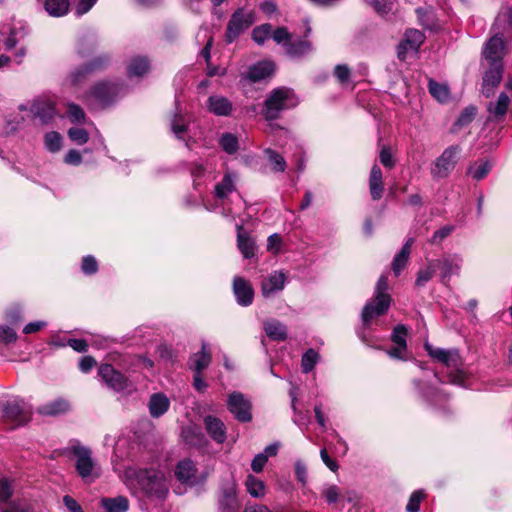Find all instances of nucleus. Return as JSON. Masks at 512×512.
<instances>
[{
  "label": "nucleus",
  "mask_w": 512,
  "mask_h": 512,
  "mask_svg": "<svg viewBox=\"0 0 512 512\" xmlns=\"http://www.w3.org/2000/svg\"><path fill=\"white\" fill-rule=\"evenodd\" d=\"M123 477L127 486L137 485L150 500L163 501L168 495V479L160 470L128 467Z\"/></svg>",
  "instance_id": "obj_1"
},
{
  "label": "nucleus",
  "mask_w": 512,
  "mask_h": 512,
  "mask_svg": "<svg viewBox=\"0 0 512 512\" xmlns=\"http://www.w3.org/2000/svg\"><path fill=\"white\" fill-rule=\"evenodd\" d=\"M298 105L296 95L288 88L274 89L264 101L262 115L267 121L276 120L284 110L292 109Z\"/></svg>",
  "instance_id": "obj_2"
},
{
  "label": "nucleus",
  "mask_w": 512,
  "mask_h": 512,
  "mask_svg": "<svg viewBox=\"0 0 512 512\" xmlns=\"http://www.w3.org/2000/svg\"><path fill=\"white\" fill-rule=\"evenodd\" d=\"M69 450L76 458L75 468L84 482L92 483L101 476V469L93 460L90 448L74 442Z\"/></svg>",
  "instance_id": "obj_3"
},
{
  "label": "nucleus",
  "mask_w": 512,
  "mask_h": 512,
  "mask_svg": "<svg viewBox=\"0 0 512 512\" xmlns=\"http://www.w3.org/2000/svg\"><path fill=\"white\" fill-rule=\"evenodd\" d=\"M387 290L388 278L385 275H381L375 287L374 299L368 302L363 308L362 321L364 325H368L373 317L382 315L388 310L391 297L386 293Z\"/></svg>",
  "instance_id": "obj_4"
},
{
  "label": "nucleus",
  "mask_w": 512,
  "mask_h": 512,
  "mask_svg": "<svg viewBox=\"0 0 512 512\" xmlns=\"http://www.w3.org/2000/svg\"><path fill=\"white\" fill-rule=\"evenodd\" d=\"M462 148L455 144L445 148L442 153L432 162L430 174L434 180L448 178L456 168Z\"/></svg>",
  "instance_id": "obj_5"
},
{
  "label": "nucleus",
  "mask_w": 512,
  "mask_h": 512,
  "mask_svg": "<svg viewBox=\"0 0 512 512\" xmlns=\"http://www.w3.org/2000/svg\"><path fill=\"white\" fill-rule=\"evenodd\" d=\"M2 414L11 429L27 424L32 416L31 406L20 398H12L2 404Z\"/></svg>",
  "instance_id": "obj_6"
},
{
  "label": "nucleus",
  "mask_w": 512,
  "mask_h": 512,
  "mask_svg": "<svg viewBox=\"0 0 512 512\" xmlns=\"http://www.w3.org/2000/svg\"><path fill=\"white\" fill-rule=\"evenodd\" d=\"M424 347L430 357L441 362L447 368L455 370V375L452 373L449 375L450 381L454 384H460L462 372L459 370L461 360L458 351L455 349L435 348L428 342L425 343Z\"/></svg>",
  "instance_id": "obj_7"
},
{
  "label": "nucleus",
  "mask_w": 512,
  "mask_h": 512,
  "mask_svg": "<svg viewBox=\"0 0 512 512\" xmlns=\"http://www.w3.org/2000/svg\"><path fill=\"white\" fill-rule=\"evenodd\" d=\"M255 22V12L253 10L245 11L238 8L231 15L228 22L225 38L227 43H232L239 35L248 29Z\"/></svg>",
  "instance_id": "obj_8"
},
{
  "label": "nucleus",
  "mask_w": 512,
  "mask_h": 512,
  "mask_svg": "<svg viewBox=\"0 0 512 512\" xmlns=\"http://www.w3.org/2000/svg\"><path fill=\"white\" fill-rule=\"evenodd\" d=\"M505 56V40L500 32H496L491 36L484 45L482 51L483 63L487 64H504Z\"/></svg>",
  "instance_id": "obj_9"
},
{
  "label": "nucleus",
  "mask_w": 512,
  "mask_h": 512,
  "mask_svg": "<svg viewBox=\"0 0 512 512\" xmlns=\"http://www.w3.org/2000/svg\"><path fill=\"white\" fill-rule=\"evenodd\" d=\"M227 409L234 418L242 423L250 422L252 419L251 403L240 392H232L227 399Z\"/></svg>",
  "instance_id": "obj_10"
},
{
  "label": "nucleus",
  "mask_w": 512,
  "mask_h": 512,
  "mask_svg": "<svg viewBox=\"0 0 512 512\" xmlns=\"http://www.w3.org/2000/svg\"><path fill=\"white\" fill-rule=\"evenodd\" d=\"M482 79V94L489 98L494 94L495 89L503 78L504 64H487Z\"/></svg>",
  "instance_id": "obj_11"
},
{
  "label": "nucleus",
  "mask_w": 512,
  "mask_h": 512,
  "mask_svg": "<svg viewBox=\"0 0 512 512\" xmlns=\"http://www.w3.org/2000/svg\"><path fill=\"white\" fill-rule=\"evenodd\" d=\"M440 270V281L447 285L452 275H459L463 259L459 254H447L441 259L434 260Z\"/></svg>",
  "instance_id": "obj_12"
},
{
  "label": "nucleus",
  "mask_w": 512,
  "mask_h": 512,
  "mask_svg": "<svg viewBox=\"0 0 512 512\" xmlns=\"http://www.w3.org/2000/svg\"><path fill=\"white\" fill-rule=\"evenodd\" d=\"M425 41L423 32L417 29L406 30L403 39L398 44L397 56L400 60L404 61L408 52H417L420 46Z\"/></svg>",
  "instance_id": "obj_13"
},
{
  "label": "nucleus",
  "mask_w": 512,
  "mask_h": 512,
  "mask_svg": "<svg viewBox=\"0 0 512 512\" xmlns=\"http://www.w3.org/2000/svg\"><path fill=\"white\" fill-rule=\"evenodd\" d=\"M109 62L107 56H100L93 59L91 62L77 68L70 73L67 81L71 86H78L84 82L87 75L103 69Z\"/></svg>",
  "instance_id": "obj_14"
},
{
  "label": "nucleus",
  "mask_w": 512,
  "mask_h": 512,
  "mask_svg": "<svg viewBox=\"0 0 512 512\" xmlns=\"http://www.w3.org/2000/svg\"><path fill=\"white\" fill-rule=\"evenodd\" d=\"M98 375L109 388L116 392L128 387V379L111 364H102L98 369Z\"/></svg>",
  "instance_id": "obj_15"
},
{
  "label": "nucleus",
  "mask_w": 512,
  "mask_h": 512,
  "mask_svg": "<svg viewBox=\"0 0 512 512\" xmlns=\"http://www.w3.org/2000/svg\"><path fill=\"white\" fill-rule=\"evenodd\" d=\"M122 86L112 82H101L96 84L90 92V96L93 97L100 105L106 106L114 101V99L120 94Z\"/></svg>",
  "instance_id": "obj_16"
},
{
  "label": "nucleus",
  "mask_w": 512,
  "mask_h": 512,
  "mask_svg": "<svg viewBox=\"0 0 512 512\" xmlns=\"http://www.w3.org/2000/svg\"><path fill=\"white\" fill-rule=\"evenodd\" d=\"M233 293L240 306L247 307L253 303L254 290L251 283L241 276L233 279Z\"/></svg>",
  "instance_id": "obj_17"
},
{
  "label": "nucleus",
  "mask_w": 512,
  "mask_h": 512,
  "mask_svg": "<svg viewBox=\"0 0 512 512\" xmlns=\"http://www.w3.org/2000/svg\"><path fill=\"white\" fill-rule=\"evenodd\" d=\"M286 283V275L282 271H273L261 284V293L265 298H269L281 292Z\"/></svg>",
  "instance_id": "obj_18"
},
{
  "label": "nucleus",
  "mask_w": 512,
  "mask_h": 512,
  "mask_svg": "<svg viewBox=\"0 0 512 512\" xmlns=\"http://www.w3.org/2000/svg\"><path fill=\"white\" fill-rule=\"evenodd\" d=\"M237 508L236 485L234 482H229L221 488L219 510L220 512H235Z\"/></svg>",
  "instance_id": "obj_19"
},
{
  "label": "nucleus",
  "mask_w": 512,
  "mask_h": 512,
  "mask_svg": "<svg viewBox=\"0 0 512 512\" xmlns=\"http://www.w3.org/2000/svg\"><path fill=\"white\" fill-rule=\"evenodd\" d=\"M206 105L208 111L216 116L227 117L233 111L232 102L222 95H211Z\"/></svg>",
  "instance_id": "obj_20"
},
{
  "label": "nucleus",
  "mask_w": 512,
  "mask_h": 512,
  "mask_svg": "<svg viewBox=\"0 0 512 512\" xmlns=\"http://www.w3.org/2000/svg\"><path fill=\"white\" fill-rule=\"evenodd\" d=\"M204 425L209 436L217 443L222 444L226 440V426L219 418L208 415L204 418Z\"/></svg>",
  "instance_id": "obj_21"
},
{
  "label": "nucleus",
  "mask_w": 512,
  "mask_h": 512,
  "mask_svg": "<svg viewBox=\"0 0 512 512\" xmlns=\"http://www.w3.org/2000/svg\"><path fill=\"white\" fill-rule=\"evenodd\" d=\"M196 467L190 459L181 460L175 469V477L178 481L188 485L196 484Z\"/></svg>",
  "instance_id": "obj_22"
},
{
  "label": "nucleus",
  "mask_w": 512,
  "mask_h": 512,
  "mask_svg": "<svg viewBox=\"0 0 512 512\" xmlns=\"http://www.w3.org/2000/svg\"><path fill=\"white\" fill-rule=\"evenodd\" d=\"M274 70L272 61H260L249 68L245 77L251 82H258L271 76Z\"/></svg>",
  "instance_id": "obj_23"
},
{
  "label": "nucleus",
  "mask_w": 512,
  "mask_h": 512,
  "mask_svg": "<svg viewBox=\"0 0 512 512\" xmlns=\"http://www.w3.org/2000/svg\"><path fill=\"white\" fill-rule=\"evenodd\" d=\"M237 179V173L227 170L221 182L215 186V197L221 200L227 198L232 192L236 190Z\"/></svg>",
  "instance_id": "obj_24"
},
{
  "label": "nucleus",
  "mask_w": 512,
  "mask_h": 512,
  "mask_svg": "<svg viewBox=\"0 0 512 512\" xmlns=\"http://www.w3.org/2000/svg\"><path fill=\"white\" fill-rule=\"evenodd\" d=\"M170 407V400L163 393L152 394L148 403L149 413L153 418L164 415Z\"/></svg>",
  "instance_id": "obj_25"
},
{
  "label": "nucleus",
  "mask_w": 512,
  "mask_h": 512,
  "mask_svg": "<svg viewBox=\"0 0 512 512\" xmlns=\"http://www.w3.org/2000/svg\"><path fill=\"white\" fill-rule=\"evenodd\" d=\"M509 104H510L509 96L506 93L502 92L499 94L497 100L492 101L488 104L487 111L489 112L490 117L493 120L499 121V120L503 119V117L505 116V114L508 110Z\"/></svg>",
  "instance_id": "obj_26"
},
{
  "label": "nucleus",
  "mask_w": 512,
  "mask_h": 512,
  "mask_svg": "<svg viewBox=\"0 0 512 512\" xmlns=\"http://www.w3.org/2000/svg\"><path fill=\"white\" fill-rule=\"evenodd\" d=\"M31 112L35 117L39 118L42 123H48L56 114L54 105L46 100L35 101L31 106Z\"/></svg>",
  "instance_id": "obj_27"
},
{
  "label": "nucleus",
  "mask_w": 512,
  "mask_h": 512,
  "mask_svg": "<svg viewBox=\"0 0 512 512\" xmlns=\"http://www.w3.org/2000/svg\"><path fill=\"white\" fill-rule=\"evenodd\" d=\"M369 190L373 200H379L383 196L384 184L382 171L378 165H373L369 177Z\"/></svg>",
  "instance_id": "obj_28"
},
{
  "label": "nucleus",
  "mask_w": 512,
  "mask_h": 512,
  "mask_svg": "<svg viewBox=\"0 0 512 512\" xmlns=\"http://www.w3.org/2000/svg\"><path fill=\"white\" fill-rule=\"evenodd\" d=\"M493 163L489 159H479L471 163L467 168V175L473 180L484 179L492 170Z\"/></svg>",
  "instance_id": "obj_29"
},
{
  "label": "nucleus",
  "mask_w": 512,
  "mask_h": 512,
  "mask_svg": "<svg viewBox=\"0 0 512 512\" xmlns=\"http://www.w3.org/2000/svg\"><path fill=\"white\" fill-rule=\"evenodd\" d=\"M211 362V354L207 349L206 343H202L201 350L192 355L189 361L190 368L194 373H202Z\"/></svg>",
  "instance_id": "obj_30"
},
{
  "label": "nucleus",
  "mask_w": 512,
  "mask_h": 512,
  "mask_svg": "<svg viewBox=\"0 0 512 512\" xmlns=\"http://www.w3.org/2000/svg\"><path fill=\"white\" fill-rule=\"evenodd\" d=\"M100 505L105 512H127L129 509V501L124 496L103 497Z\"/></svg>",
  "instance_id": "obj_31"
},
{
  "label": "nucleus",
  "mask_w": 512,
  "mask_h": 512,
  "mask_svg": "<svg viewBox=\"0 0 512 512\" xmlns=\"http://www.w3.org/2000/svg\"><path fill=\"white\" fill-rule=\"evenodd\" d=\"M70 404L67 400L58 398L38 408V412L46 416H57L67 412Z\"/></svg>",
  "instance_id": "obj_32"
},
{
  "label": "nucleus",
  "mask_w": 512,
  "mask_h": 512,
  "mask_svg": "<svg viewBox=\"0 0 512 512\" xmlns=\"http://www.w3.org/2000/svg\"><path fill=\"white\" fill-rule=\"evenodd\" d=\"M43 3L45 11L52 17L66 15L70 8L69 0H37Z\"/></svg>",
  "instance_id": "obj_33"
},
{
  "label": "nucleus",
  "mask_w": 512,
  "mask_h": 512,
  "mask_svg": "<svg viewBox=\"0 0 512 512\" xmlns=\"http://www.w3.org/2000/svg\"><path fill=\"white\" fill-rule=\"evenodd\" d=\"M149 68L150 62L147 57L136 56L130 60L127 66V73L130 78L134 76L141 77L149 71Z\"/></svg>",
  "instance_id": "obj_34"
},
{
  "label": "nucleus",
  "mask_w": 512,
  "mask_h": 512,
  "mask_svg": "<svg viewBox=\"0 0 512 512\" xmlns=\"http://www.w3.org/2000/svg\"><path fill=\"white\" fill-rule=\"evenodd\" d=\"M237 244L244 258H251L255 255V242L243 231L241 226H238Z\"/></svg>",
  "instance_id": "obj_35"
},
{
  "label": "nucleus",
  "mask_w": 512,
  "mask_h": 512,
  "mask_svg": "<svg viewBox=\"0 0 512 512\" xmlns=\"http://www.w3.org/2000/svg\"><path fill=\"white\" fill-rule=\"evenodd\" d=\"M267 336L275 341H283L287 338L286 326L278 320L272 319L264 323Z\"/></svg>",
  "instance_id": "obj_36"
},
{
  "label": "nucleus",
  "mask_w": 512,
  "mask_h": 512,
  "mask_svg": "<svg viewBox=\"0 0 512 512\" xmlns=\"http://www.w3.org/2000/svg\"><path fill=\"white\" fill-rule=\"evenodd\" d=\"M428 90L432 97L440 103H447L450 100L451 93L447 84L429 79Z\"/></svg>",
  "instance_id": "obj_37"
},
{
  "label": "nucleus",
  "mask_w": 512,
  "mask_h": 512,
  "mask_svg": "<svg viewBox=\"0 0 512 512\" xmlns=\"http://www.w3.org/2000/svg\"><path fill=\"white\" fill-rule=\"evenodd\" d=\"M413 243V239L409 238L407 242L404 244L402 249L399 253L396 254V256L393 259L392 262V270L396 276L400 274V272L406 267L409 255H410V248Z\"/></svg>",
  "instance_id": "obj_38"
},
{
  "label": "nucleus",
  "mask_w": 512,
  "mask_h": 512,
  "mask_svg": "<svg viewBox=\"0 0 512 512\" xmlns=\"http://www.w3.org/2000/svg\"><path fill=\"white\" fill-rule=\"evenodd\" d=\"M312 51V43L308 40H298L289 42L286 53L292 58H300Z\"/></svg>",
  "instance_id": "obj_39"
},
{
  "label": "nucleus",
  "mask_w": 512,
  "mask_h": 512,
  "mask_svg": "<svg viewBox=\"0 0 512 512\" xmlns=\"http://www.w3.org/2000/svg\"><path fill=\"white\" fill-rule=\"evenodd\" d=\"M437 270V263L434 260L428 261L427 265L420 268L417 277L415 280V285L417 287L424 286L427 282H429L433 276L435 275Z\"/></svg>",
  "instance_id": "obj_40"
},
{
  "label": "nucleus",
  "mask_w": 512,
  "mask_h": 512,
  "mask_svg": "<svg viewBox=\"0 0 512 512\" xmlns=\"http://www.w3.org/2000/svg\"><path fill=\"white\" fill-rule=\"evenodd\" d=\"M264 154L273 172L285 171L287 165L282 155L270 148L265 149Z\"/></svg>",
  "instance_id": "obj_41"
},
{
  "label": "nucleus",
  "mask_w": 512,
  "mask_h": 512,
  "mask_svg": "<svg viewBox=\"0 0 512 512\" xmlns=\"http://www.w3.org/2000/svg\"><path fill=\"white\" fill-rule=\"evenodd\" d=\"M246 489L254 498H262L265 495V484L263 481L249 474L246 478Z\"/></svg>",
  "instance_id": "obj_42"
},
{
  "label": "nucleus",
  "mask_w": 512,
  "mask_h": 512,
  "mask_svg": "<svg viewBox=\"0 0 512 512\" xmlns=\"http://www.w3.org/2000/svg\"><path fill=\"white\" fill-rule=\"evenodd\" d=\"M320 355L314 349H308L302 356L301 367L304 373L311 372L318 363Z\"/></svg>",
  "instance_id": "obj_43"
},
{
  "label": "nucleus",
  "mask_w": 512,
  "mask_h": 512,
  "mask_svg": "<svg viewBox=\"0 0 512 512\" xmlns=\"http://www.w3.org/2000/svg\"><path fill=\"white\" fill-rule=\"evenodd\" d=\"M477 109L474 106L466 107L454 123V130L458 131L461 128L469 125L476 116Z\"/></svg>",
  "instance_id": "obj_44"
},
{
  "label": "nucleus",
  "mask_w": 512,
  "mask_h": 512,
  "mask_svg": "<svg viewBox=\"0 0 512 512\" xmlns=\"http://www.w3.org/2000/svg\"><path fill=\"white\" fill-rule=\"evenodd\" d=\"M44 146L52 153L60 151L62 148V136L55 131L46 133L44 136Z\"/></svg>",
  "instance_id": "obj_45"
},
{
  "label": "nucleus",
  "mask_w": 512,
  "mask_h": 512,
  "mask_svg": "<svg viewBox=\"0 0 512 512\" xmlns=\"http://www.w3.org/2000/svg\"><path fill=\"white\" fill-rule=\"evenodd\" d=\"M272 32V25L265 23L255 27L252 30V39L258 44L263 45L267 39L270 38Z\"/></svg>",
  "instance_id": "obj_46"
},
{
  "label": "nucleus",
  "mask_w": 512,
  "mask_h": 512,
  "mask_svg": "<svg viewBox=\"0 0 512 512\" xmlns=\"http://www.w3.org/2000/svg\"><path fill=\"white\" fill-rule=\"evenodd\" d=\"M221 148L228 154H234L237 152L238 139L232 133H224L219 140Z\"/></svg>",
  "instance_id": "obj_47"
},
{
  "label": "nucleus",
  "mask_w": 512,
  "mask_h": 512,
  "mask_svg": "<svg viewBox=\"0 0 512 512\" xmlns=\"http://www.w3.org/2000/svg\"><path fill=\"white\" fill-rule=\"evenodd\" d=\"M5 507L0 506V512H30V504L25 499H15L5 503Z\"/></svg>",
  "instance_id": "obj_48"
},
{
  "label": "nucleus",
  "mask_w": 512,
  "mask_h": 512,
  "mask_svg": "<svg viewBox=\"0 0 512 512\" xmlns=\"http://www.w3.org/2000/svg\"><path fill=\"white\" fill-rule=\"evenodd\" d=\"M14 494L13 481L6 478H0V503H8Z\"/></svg>",
  "instance_id": "obj_49"
},
{
  "label": "nucleus",
  "mask_w": 512,
  "mask_h": 512,
  "mask_svg": "<svg viewBox=\"0 0 512 512\" xmlns=\"http://www.w3.org/2000/svg\"><path fill=\"white\" fill-rule=\"evenodd\" d=\"M26 35V30L23 26L14 27L11 29L10 35L5 40L6 50H11L17 43Z\"/></svg>",
  "instance_id": "obj_50"
},
{
  "label": "nucleus",
  "mask_w": 512,
  "mask_h": 512,
  "mask_svg": "<svg viewBox=\"0 0 512 512\" xmlns=\"http://www.w3.org/2000/svg\"><path fill=\"white\" fill-rule=\"evenodd\" d=\"M171 129L176 138L183 140L187 125L181 115L175 114L171 120Z\"/></svg>",
  "instance_id": "obj_51"
},
{
  "label": "nucleus",
  "mask_w": 512,
  "mask_h": 512,
  "mask_svg": "<svg viewBox=\"0 0 512 512\" xmlns=\"http://www.w3.org/2000/svg\"><path fill=\"white\" fill-rule=\"evenodd\" d=\"M67 116L73 123H82L85 121V113L83 109L75 103H69L67 105Z\"/></svg>",
  "instance_id": "obj_52"
},
{
  "label": "nucleus",
  "mask_w": 512,
  "mask_h": 512,
  "mask_svg": "<svg viewBox=\"0 0 512 512\" xmlns=\"http://www.w3.org/2000/svg\"><path fill=\"white\" fill-rule=\"evenodd\" d=\"M68 136L77 145H83L89 140L86 130L78 127H72L68 130Z\"/></svg>",
  "instance_id": "obj_53"
},
{
  "label": "nucleus",
  "mask_w": 512,
  "mask_h": 512,
  "mask_svg": "<svg viewBox=\"0 0 512 512\" xmlns=\"http://www.w3.org/2000/svg\"><path fill=\"white\" fill-rule=\"evenodd\" d=\"M497 25H503L506 29H512V7H503L496 18Z\"/></svg>",
  "instance_id": "obj_54"
},
{
  "label": "nucleus",
  "mask_w": 512,
  "mask_h": 512,
  "mask_svg": "<svg viewBox=\"0 0 512 512\" xmlns=\"http://www.w3.org/2000/svg\"><path fill=\"white\" fill-rule=\"evenodd\" d=\"M406 336V327L404 325H397L392 332L391 339L396 345L402 346V348H406Z\"/></svg>",
  "instance_id": "obj_55"
},
{
  "label": "nucleus",
  "mask_w": 512,
  "mask_h": 512,
  "mask_svg": "<svg viewBox=\"0 0 512 512\" xmlns=\"http://www.w3.org/2000/svg\"><path fill=\"white\" fill-rule=\"evenodd\" d=\"M273 40L278 44H284L286 47L291 40V34L285 27H278L274 31L271 32V36Z\"/></svg>",
  "instance_id": "obj_56"
},
{
  "label": "nucleus",
  "mask_w": 512,
  "mask_h": 512,
  "mask_svg": "<svg viewBox=\"0 0 512 512\" xmlns=\"http://www.w3.org/2000/svg\"><path fill=\"white\" fill-rule=\"evenodd\" d=\"M368 4H370L374 10L381 14L386 15L392 9V2L390 0H364Z\"/></svg>",
  "instance_id": "obj_57"
},
{
  "label": "nucleus",
  "mask_w": 512,
  "mask_h": 512,
  "mask_svg": "<svg viewBox=\"0 0 512 512\" xmlns=\"http://www.w3.org/2000/svg\"><path fill=\"white\" fill-rule=\"evenodd\" d=\"M424 498V493L420 490L414 491L408 501V504L406 506L407 512H419L420 510V503Z\"/></svg>",
  "instance_id": "obj_58"
},
{
  "label": "nucleus",
  "mask_w": 512,
  "mask_h": 512,
  "mask_svg": "<svg viewBox=\"0 0 512 512\" xmlns=\"http://www.w3.org/2000/svg\"><path fill=\"white\" fill-rule=\"evenodd\" d=\"M81 270L84 274L91 275L97 272L98 270V263L96 259L91 256L87 255L83 257L82 264H81Z\"/></svg>",
  "instance_id": "obj_59"
},
{
  "label": "nucleus",
  "mask_w": 512,
  "mask_h": 512,
  "mask_svg": "<svg viewBox=\"0 0 512 512\" xmlns=\"http://www.w3.org/2000/svg\"><path fill=\"white\" fill-rule=\"evenodd\" d=\"M420 389H421L422 396L425 398V400H427L431 404H436V401H434V398H437L438 401H444L446 399L445 394H443L436 388L429 387L427 389H423V388H420Z\"/></svg>",
  "instance_id": "obj_60"
},
{
  "label": "nucleus",
  "mask_w": 512,
  "mask_h": 512,
  "mask_svg": "<svg viewBox=\"0 0 512 512\" xmlns=\"http://www.w3.org/2000/svg\"><path fill=\"white\" fill-rule=\"evenodd\" d=\"M327 503L332 504L338 501L340 496V488L336 485H328L322 491Z\"/></svg>",
  "instance_id": "obj_61"
},
{
  "label": "nucleus",
  "mask_w": 512,
  "mask_h": 512,
  "mask_svg": "<svg viewBox=\"0 0 512 512\" xmlns=\"http://www.w3.org/2000/svg\"><path fill=\"white\" fill-rule=\"evenodd\" d=\"M17 340V334L11 327L0 326V342L4 344H11Z\"/></svg>",
  "instance_id": "obj_62"
},
{
  "label": "nucleus",
  "mask_w": 512,
  "mask_h": 512,
  "mask_svg": "<svg viewBox=\"0 0 512 512\" xmlns=\"http://www.w3.org/2000/svg\"><path fill=\"white\" fill-rule=\"evenodd\" d=\"M379 158H380V162L383 164L384 167L389 168V169L394 167L395 161H394V158L392 156V153H391L389 147H387V146L382 147V149L380 151Z\"/></svg>",
  "instance_id": "obj_63"
},
{
  "label": "nucleus",
  "mask_w": 512,
  "mask_h": 512,
  "mask_svg": "<svg viewBox=\"0 0 512 512\" xmlns=\"http://www.w3.org/2000/svg\"><path fill=\"white\" fill-rule=\"evenodd\" d=\"M63 504L67 512H84L81 505L70 495L63 497Z\"/></svg>",
  "instance_id": "obj_64"
}]
</instances>
